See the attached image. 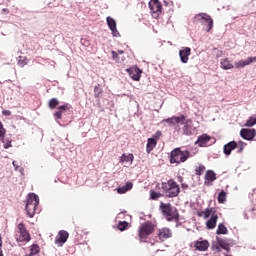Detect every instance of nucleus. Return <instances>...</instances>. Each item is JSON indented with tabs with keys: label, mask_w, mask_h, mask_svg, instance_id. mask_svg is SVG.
<instances>
[{
	"label": "nucleus",
	"mask_w": 256,
	"mask_h": 256,
	"mask_svg": "<svg viewBox=\"0 0 256 256\" xmlns=\"http://www.w3.org/2000/svg\"><path fill=\"white\" fill-rule=\"evenodd\" d=\"M2 115H4V117H11V110H3Z\"/></svg>",
	"instance_id": "obj_51"
},
{
	"label": "nucleus",
	"mask_w": 256,
	"mask_h": 256,
	"mask_svg": "<svg viewBox=\"0 0 256 256\" xmlns=\"http://www.w3.org/2000/svg\"><path fill=\"white\" fill-rule=\"evenodd\" d=\"M106 23L113 37H121V33H119V30H117V21L113 17H106Z\"/></svg>",
	"instance_id": "obj_15"
},
{
	"label": "nucleus",
	"mask_w": 256,
	"mask_h": 256,
	"mask_svg": "<svg viewBox=\"0 0 256 256\" xmlns=\"http://www.w3.org/2000/svg\"><path fill=\"white\" fill-rule=\"evenodd\" d=\"M208 209V211H210V215H211V217H213V215H217L216 213H217V210L215 209V208H207Z\"/></svg>",
	"instance_id": "obj_50"
},
{
	"label": "nucleus",
	"mask_w": 256,
	"mask_h": 256,
	"mask_svg": "<svg viewBox=\"0 0 256 256\" xmlns=\"http://www.w3.org/2000/svg\"><path fill=\"white\" fill-rule=\"evenodd\" d=\"M194 19H198V21H205V23H207L206 33H210L211 29H213V18L211 15L207 13H198L194 16Z\"/></svg>",
	"instance_id": "obj_13"
},
{
	"label": "nucleus",
	"mask_w": 256,
	"mask_h": 256,
	"mask_svg": "<svg viewBox=\"0 0 256 256\" xmlns=\"http://www.w3.org/2000/svg\"><path fill=\"white\" fill-rule=\"evenodd\" d=\"M197 217H204V211H197L196 212Z\"/></svg>",
	"instance_id": "obj_56"
},
{
	"label": "nucleus",
	"mask_w": 256,
	"mask_h": 256,
	"mask_svg": "<svg viewBox=\"0 0 256 256\" xmlns=\"http://www.w3.org/2000/svg\"><path fill=\"white\" fill-rule=\"evenodd\" d=\"M177 181H178V183H183V176H181V175H178L177 176Z\"/></svg>",
	"instance_id": "obj_55"
},
{
	"label": "nucleus",
	"mask_w": 256,
	"mask_h": 256,
	"mask_svg": "<svg viewBox=\"0 0 256 256\" xmlns=\"http://www.w3.org/2000/svg\"><path fill=\"white\" fill-rule=\"evenodd\" d=\"M238 144V150H237V153H243V150L245 149V147H247V143H245L244 141L242 140H239L237 142Z\"/></svg>",
	"instance_id": "obj_43"
},
{
	"label": "nucleus",
	"mask_w": 256,
	"mask_h": 256,
	"mask_svg": "<svg viewBox=\"0 0 256 256\" xmlns=\"http://www.w3.org/2000/svg\"><path fill=\"white\" fill-rule=\"evenodd\" d=\"M256 125V117L255 116H250L245 124H244V127H255Z\"/></svg>",
	"instance_id": "obj_39"
},
{
	"label": "nucleus",
	"mask_w": 256,
	"mask_h": 256,
	"mask_svg": "<svg viewBox=\"0 0 256 256\" xmlns=\"http://www.w3.org/2000/svg\"><path fill=\"white\" fill-rule=\"evenodd\" d=\"M161 189L163 190L164 193L169 194V181L167 182H162L161 183Z\"/></svg>",
	"instance_id": "obj_44"
},
{
	"label": "nucleus",
	"mask_w": 256,
	"mask_h": 256,
	"mask_svg": "<svg viewBox=\"0 0 256 256\" xmlns=\"http://www.w3.org/2000/svg\"><path fill=\"white\" fill-rule=\"evenodd\" d=\"M191 56V47H182L179 50V57L181 63H189V57Z\"/></svg>",
	"instance_id": "obj_19"
},
{
	"label": "nucleus",
	"mask_w": 256,
	"mask_h": 256,
	"mask_svg": "<svg viewBox=\"0 0 256 256\" xmlns=\"http://www.w3.org/2000/svg\"><path fill=\"white\" fill-rule=\"evenodd\" d=\"M135 159V156L133 155V153H123L120 158H119V162L120 163H133Z\"/></svg>",
	"instance_id": "obj_30"
},
{
	"label": "nucleus",
	"mask_w": 256,
	"mask_h": 256,
	"mask_svg": "<svg viewBox=\"0 0 256 256\" xmlns=\"http://www.w3.org/2000/svg\"><path fill=\"white\" fill-rule=\"evenodd\" d=\"M222 249L228 253H231V248L229 247L227 238L223 239L219 236H216V241L212 242L211 251H214V253H221Z\"/></svg>",
	"instance_id": "obj_5"
},
{
	"label": "nucleus",
	"mask_w": 256,
	"mask_h": 256,
	"mask_svg": "<svg viewBox=\"0 0 256 256\" xmlns=\"http://www.w3.org/2000/svg\"><path fill=\"white\" fill-rule=\"evenodd\" d=\"M27 64V57H19V60H18V65L19 67H23L24 65Z\"/></svg>",
	"instance_id": "obj_45"
},
{
	"label": "nucleus",
	"mask_w": 256,
	"mask_h": 256,
	"mask_svg": "<svg viewBox=\"0 0 256 256\" xmlns=\"http://www.w3.org/2000/svg\"><path fill=\"white\" fill-rule=\"evenodd\" d=\"M163 5L166 13H173V1L164 0Z\"/></svg>",
	"instance_id": "obj_35"
},
{
	"label": "nucleus",
	"mask_w": 256,
	"mask_h": 256,
	"mask_svg": "<svg viewBox=\"0 0 256 256\" xmlns=\"http://www.w3.org/2000/svg\"><path fill=\"white\" fill-rule=\"evenodd\" d=\"M0 256H5V254H3V248H0Z\"/></svg>",
	"instance_id": "obj_62"
},
{
	"label": "nucleus",
	"mask_w": 256,
	"mask_h": 256,
	"mask_svg": "<svg viewBox=\"0 0 256 256\" xmlns=\"http://www.w3.org/2000/svg\"><path fill=\"white\" fill-rule=\"evenodd\" d=\"M180 159H179V165H181V163H185V161H187V159H189V157H193V155H191V152L189 150H182L180 148Z\"/></svg>",
	"instance_id": "obj_31"
},
{
	"label": "nucleus",
	"mask_w": 256,
	"mask_h": 256,
	"mask_svg": "<svg viewBox=\"0 0 256 256\" xmlns=\"http://www.w3.org/2000/svg\"><path fill=\"white\" fill-rule=\"evenodd\" d=\"M156 189H161V184L160 183L156 184Z\"/></svg>",
	"instance_id": "obj_61"
},
{
	"label": "nucleus",
	"mask_w": 256,
	"mask_h": 256,
	"mask_svg": "<svg viewBox=\"0 0 256 256\" xmlns=\"http://www.w3.org/2000/svg\"><path fill=\"white\" fill-rule=\"evenodd\" d=\"M240 137L244 141H255L256 129L255 128H242L240 130Z\"/></svg>",
	"instance_id": "obj_14"
},
{
	"label": "nucleus",
	"mask_w": 256,
	"mask_h": 256,
	"mask_svg": "<svg viewBox=\"0 0 256 256\" xmlns=\"http://www.w3.org/2000/svg\"><path fill=\"white\" fill-rule=\"evenodd\" d=\"M251 63H256V56H250L246 60H240L235 63L236 69H243V67H247V65H251Z\"/></svg>",
	"instance_id": "obj_24"
},
{
	"label": "nucleus",
	"mask_w": 256,
	"mask_h": 256,
	"mask_svg": "<svg viewBox=\"0 0 256 256\" xmlns=\"http://www.w3.org/2000/svg\"><path fill=\"white\" fill-rule=\"evenodd\" d=\"M131 189H133V182L127 181L125 183V185L118 186L116 188V191H117L118 195H125V193H128V191H131Z\"/></svg>",
	"instance_id": "obj_25"
},
{
	"label": "nucleus",
	"mask_w": 256,
	"mask_h": 256,
	"mask_svg": "<svg viewBox=\"0 0 256 256\" xmlns=\"http://www.w3.org/2000/svg\"><path fill=\"white\" fill-rule=\"evenodd\" d=\"M12 165H13L15 171H18V173H20L21 175H25V168L19 166L17 164V161L13 160Z\"/></svg>",
	"instance_id": "obj_40"
},
{
	"label": "nucleus",
	"mask_w": 256,
	"mask_h": 256,
	"mask_svg": "<svg viewBox=\"0 0 256 256\" xmlns=\"http://www.w3.org/2000/svg\"><path fill=\"white\" fill-rule=\"evenodd\" d=\"M178 219H181V216L179 215V210H177V207H172L170 217H166V221L171 223L173 221H178Z\"/></svg>",
	"instance_id": "obj_28"
},
{
	"label": "nucleus",
	"mask_w": 256,
	"mask_h": 256,
	"mask_svg": "<svg viewBox=\"0 0 256 256\" xmlns=\"http://www.w3.org/2000/svg\"><path fill=\"white\" fill-rule=\"evenodd\" d=\"M211 217V211H209L207 208L204 210V219H209Z\"/></svg>",
	"instance_id": "obj_48"
},
{
	"label": "nucleus",
	"mask_w": 256,
	"mask_h": 256,
	"mask_svg": "<svg viewBox=\"0 0 256 256\" xmlns=\"http://www.w3.org/2000/svg\"><path fill=\"white\" fill-rule=\"evenodd\" d=\"M80 43H81V45H84L85 47H88V45H89L88 40L83 39V38L80 40Z\"/></svg>",
	"instance_id": "obj_52"
},
{
	"label": "nucleus",
	"mask_w": 256,
	"mask_h": 256,
	"mask_svg": "<svg viewBox=\"0 0 256 256\" xmlns=\"http://www.w3.org/2000/svg\"><path fill=\"white\" fill-rule=\"evenodd\" d=\"M181 219H178L177 221H175L176 223V227H181V225H183V222H180Z\"/></svg>",
	"instance_id": "obj_57"
},
{
	"label": "nucleus",
	"mask_w": 256,
	"mask_h": 256,
	"mask_svg": "<svg viewBox=\"0 0 256 256\" xmlns=\"http://www.w3.org/2000/svg\"><path fill=\"white\" fill-rule=\"evenodd\" d=\"M67 239H69V232H67V230H60L55 238V243L56 245L63 247V245L67 243Z\"/></svg>",
	"instance_id": "obj_17"
},
{
	"label": "nucleus",
	"mask_w": 256,
	"mask_h": 256,
	"mask_svg": "<svg viewBox=\"0 0 256 256\" xmlns=\"http://www.w3.org/2000/svg\"><path fill=\"white\" fill-rule=\"evenodd\" d=\"M226 240L228 241V247H233L234 245H237V240H233L232 238H226Z\"/></svg>",
	"instance_id": "obj_46"
},
{
	"label": "nucleus",
	"mask_w": 256,
	"mask_h": 256,
	"mask_svg": "<svg viewBox=\"0 0 256 256\" xmlns=\"http://www.w3.org/2000/svg\"><path fill=\"white\" fill-rule=\"evenodd\" d=\"M24 17H26L28 21L37 23V21L41 19V11H25Z\"/></svg>",
	"instance_id": "obj_21"
},
{
	"label": "nucleus",
	"mask_w": 256,
	"mask_h": 256,
	"mask_svg": "<svg viewBox=\"0 0 256 256\" xmlns=\"http://www.w3.org/2000/svg\"><path fill=\"white\" fill-rule=\"evenodd\" d=\"M219 219V216L213 215L206 221V229L209 231L215 229L217 227V221Z\"/></svg>",
	"instance_id": "obj_27"
},
{
	"label": "nucleus",
	"mask_w": 256,
	"mask_h": 256,
	"mask_svg": "<svg viewBox=\"0 0 256 256\" xmlns=\"http://www.w3.org/2000/svg\"><path fill=\"white\" fill-rule=\"evenodd\" d=\"M223 55H225L223 50H217L216 59H220V57H223Z\"/></svg>",
	"instance_id": "obj_49"
},
{
	"label": "nucleus",
	"mask_w": 256,
	"mask_h": 256,
	"mask_svg": "<svg viewBox=\"0 0 256 256\" xmlns=\"http://www.w3.org/2000/svg\"><path fill=\"white\" fill-rule=\"evenodd\" d=\"M39 203V195L33 192L28 193V196L26 198L25 211L30 219H33L35 217V213H37V207H39Z\"/></svg>",
	"instance_id": "obj_2"
},
{
	"label": "nucleus",
	"mask_w": 256,
	"mask_h": 256,
	"mask_svg": "<svg viewBox=\"0 0 256 256\" xmlns=\"http://www.w3.org/2000/svg\"><path fill=\"white\" fill-rule=\"evenodd\" d=\"M125 53V51H123V50H118V54L119 55H123Z\"/></svg>",
	"instance_id": "obj_60"
},
{
	"label": "nucleus",
	"mask_w": 256,
	"mask_h": 256,
	"mask_svg": "<svg viewBox=\"0 0 256 256\" xmlns=\"http://www.w3.org/2000/svg\"><path fill=\"white\" fill-rule=\"evenodd\" d=\"M117 229L118 231H127L129 229V222L127 221H119L118 224H117Z\"/></svg>",
	"instance_id": "obj_37"
},
{
	"label": "nucleus",
	"mask_w": 256,
	"mask_h": 256,
	"mask_svg": "<svg viewBox=\"0 0 256 256\" xmlns=\"http://www.w3.org/2000/svg\"><path fill=\"white\" fill-rule=\"evenodd\" d=\"M238 147L239 144L237 143V141L232 140L223 146V153L226 157H229L231 153H233V151H235V149H237Z\"/></svg>",
	"instance_id": "obj_18"
},
{
	"label": "nucleus",
	"mask_w": 256,
	"mask_h": 256,
	"mask_svg": "<svg viewBox=\"0 0 256 256\" xmlns=\"http://www.w3.org/2000/svg\"><path fill=\"white\" fill-rule=\"evenodd\" d=\"M126 73H128L132 81H141V75H143V69L139 68V66L137 65H134L130 68H127Z\"/></svg>",
	"instance_id": "obj_12"
},
{
	"label": "nucleus",
	"mask_w": 256,
	"mask_h": 256,
	"mask_svg": "<svg viewBox=\"0 0 256 256\" xmlns=\"http://www.w3.org/2000/svg\"><path fill=\"white\" fill-rule=\"evenodd\" d=\"M217 201H218V203H220V205H223V203H225L227 201V192H225V190H221L218 193Z\"/></svg>",
	"instance_id": "obj_34"
},
{
	"label": "nucleus",
	"mask_w": 256,
	"mask_h": 256,
	"mask_svg": "<svg viewBox=\"0 0 256 256\" xmlns=\"http://www.w3.org/2000/svg\"><path fill=\"white\" fill-rule=\"evenodd\" d=\"M248 211H252V217H254V218L256 217V209H255V207L249 209Z\"/></svg>",
	"instance_id": "obj_54"
},
{
	"label": "nucleus",
	"mask_w": 256,
	"mask_h": 256,
	"mask_svg": "<svg viewBox=\"0 0 256 256\" xmlns=\"http://www.w3.org/2000/svg\"><path fill=\"white\" fill-rule=\"evenodd\" d=\"M148 7L154 19H158L159 15L163 13V4L159 0H150L148 2Z\"/></svg>",
	"instance_id": "obj_6"
},
{
	"label": "nucleus",
	"mask_w": 256,
	"mask_h": 256,
	"mask_svg": "<svg viewBox=\"0 0 256 256\" xmlns=\"http://www.w3.org/2000/svg\"><path fill=\"white\" fill-rule=\"evenodd\" d=\"M203 173H205V165L200 164L198 167L195 168V175H198L199 177H201Z\"/></svg>",
	"instance_id": "obj_42"
},
{
	"label": "nucleus",
	"mask_w": 256,
	"mask_h": 256,
	"mask_svg": "<svg viewBox=\"0 0 256 256\" xmlns=\"http://www.w3.org/2000/svg\"><path fill=\"white\" fill-rule=\"evenodd\" d=\"M227 233H229L227 226H225L224 223H219L216 230V235H227Z\"/></svg>",
	"instance_id": "obj_33"
},
{
	"label": "nucleus",
	"mask_w": 256,
	"mask_h": 256,
	"mask_svg": "<svg viewBox=\"0 0 256 256\" xmlns=\"http://www.w3.org/2000/svg\"><path fill=\"white\" fill-rule=\"evenodd\" d=\"M30 213H33V205H30Z\"/></svg>",
	"instance_id": "obj_64"
},
{
	"label": "nucleus",
	"mask_w": 256,
	"mask_h": 256,
	"mask_svg": "<svg viewBox=\"0 0 256 256\" xmlns=\"http://www.w3.org/2000/svg\"><path fill=\"white\" fill-rule=\"evenodd\" d=\"M169 127H175V125H183L185 123V114H180L178 116H172L164 120Z\"/></svg>",
	"instance_id": "obj_16"
},
{
	"label": "nucleus",
	"mask_w": 256,
	"mask_h": 256,
	"mask_svg": "<svg viewBox=\"0 0 256 256\" xmlns=\"http://www.w3.org/2000/svg\"><path fill=\"white\" fill-rule=\"evenodd\" d=\"M211 142V145H215L217 143V139L215 137H212L208 134H202L198 136L197 140L195 141V145H198V147H207V143Z\"/></svg>",
	"instance_id": "obj_11"
},
{
	"label": "nucleus",
	"mask_w": 256,
	"mask_h": 256,
	"mask_svg": "<svg viewBox=\"0 0 256 256\" xmlns=\"http://www.w3.org/2000/svg\"><path fill=\"white\" fill-rule=\"evenodd\" d=\"M189 121L191 120H187V116H185V121L183 124L181 125H184L183 127V135H193V131H191V125H189Z\"/></svg>",
	"instance_id": "obj_32"
},
{
	"label": "nucleus",
	"mask_w": 256,
	"mask_h": 256,
	"mask_svg": "<svg viewBox=\"0 0 256 256\" xmlns=\"http://www.w3.org/2000/svg\"><path fill=\"white\" fill-rule=\"evenodd\" d=\"M194 247L196 251H202L205 252L207 249H209V241L208 240H197L194 244Z\"/></svg>",
	"instance_id": "obj_26"
},
{
	"label": "nucleus",
	"mask_w": 256,
	"mask_h": 256,
	"mask_svg": "<svg viewBox=\"0 0 256 256\" xmlns=\"http://www.w3.org/2000/svg\"><path fill=\"white\" fill-rule=\"evenodd\" d=\"M181 189H189V184H187V183H183L182 182V184H181Z\"/></svg>",
	"instance_id": "obj_53"
},
{
	"label": "nucleus",
	"mask_w": 256,
	"mask_h": 256,
	"mask_svg": "<svg viewBox=\"0 0 256 256\" xmlns=\"http://www.w3.org/2000/svg\"><path fill=\"white\" fill-rule=\"evenodd\" d=\"M164 194H162L161 192H157L155 190H150V199L151 201H157V199H159V197H163Z\"/></svg>",
	"instance_id": "obj_38"
},
{
	"label": "nucleus",
	"mask_w": 256,
	"mask_h": 256,
	"mask_svg": "<svg viewBox=\"0 0 256 256\" xmlns=\"http://www.w3.org/2000/svg\"><path fill=\"white\" fill-rule=\"evenodd\" d=\"M0 248H3V238L0 235Z\"/></svg>",
	"instance_id": "obj_59"
},
{
	"label": "nucleus",
	"mask_w": 256,
	"mask_h": 256,
	"mask_svg": "<svg viewBox=\"0 0 256 256\" xmlns=\"http://www.w3.org/2000/svg\"><path fill=\"white\" fill-rule=\"evenodd\" d=\"M2 13H5V15H8V13H9V9H7V8H3V9H2Z\"/></svg>",
	"instance_id": "obj_58"
},
{
	"label": "nucleus",
	"mask_w": 256,
	"mask_h": 256,
	"mask_svg": "<svg viewBox=\"0 0 256 256\" xmlns=\"http://www.w3.org/2000/svg\"><path fill=\"white\" fill-rule=\"evenodd\" d=\"M244 219H249V216L244 212Z\"/></svg>",
	"instance_id": "obj_63"
},
{
	"label": "nucleus",
	"mask_w": 256,
	"mask_h": 256,
	"mask_svg": "<svg viewBox=\"0 0 256 256\" xmlns=\"http://www.w3.org/2000/svg\"><path fill=\"white\" fill-rule=\"evenodd\" d=\"M168 188L170 191L168 192V194H166V197H168L169 199L179 197V193H181V187L179 186V184H177L175 180H173V178H170L168 180Z\"/></svg>",
	"instance_id": "obj_9"
},
{
	"label": "nucleus",
	"mask_w": 256,
	"mask_h": 256,
	"mask_svg": "<svg viewBox=\"0 0 256 256\" xmlns=\"http://www.w3.org/2000/svg\"><path fill=\"white\" fill-rule=\"evenodd\" d=\"M12 142L13 140L7 137V129L3 126V122L0 121V143H3L5 149H10V147H13Z\"/></svg>",
	"instance_id": "obj_10"
},
{
	"label": "nucleus",
	"mask_w": 256,
	"mask_h": 256,
	"mask_svg": "<svg viewBox=\"0 0 256 256\" xmlns=\"http://www.w3.org/2000/svg\"><path fill=\"white\" fill-rule=\"evenodd\" d=\"M60 103L59 99L51 98L48 101V107L51 111H53V109H57L54 112L53 117L60 127H65L73 121V106L69 103H64L62 105H60ZM59 120H62L64 123L61 124Z\"/></svg>",
	"instance_id": "obj_1"
},
{
	"label": "nucleus",
	"mask_w": 256,
	"mask_h": 256,
	"mask_svg": "<svg viewBox=\"0 0 256 256\" xmlns=\"http://www.w3.org/2000/svg\"><path fill=\"white\" fill-rule=\"evenodd\" d=\"M17 227L20 236L16 239V241L18 243H29V241H31V234L29 233V230H27V228L25 227V223L20 222Z\"/></svg>",
	"instance_id": "obj_7"
},
{
	"label": "nucleus",
	"mask_w": 256,
	"mask_h": 256,
	"mask_svg": "<svg viewBox=\"0 0 256 256\" xmlns=\"http://www.w3.org/2000/svg\"><path fill=\"white\" fill-rule=\"evenodd\" d=\"M30 255L35 256L38 255V253L41 251V248L39 247V244L34 243L29 247Z\"/></svg>",
	"instance_id": "obj_36"
},
{
	"label": "nucleus",
	"mask_w": 256,
	"mask_h": 256,
	"mask_svg": "<svg viewBox=\"0 0 256 256\" xmlns=\"http://www.w3.org/2000/svg\"><path fill=\"white\" fill-rule=\"evenodd\" d=\"M160 211L164 215L165 219H167V217H170L173 212V206L171 203L160 202Z\"/></svg>",
	"instance_id": "obj_23"
},
{
	"label": "nucleus",
	"mask_w": 256,
	"mask_h": 256,
	"mask_svg": "<svg viewBox=\"0 0 256 256\" xmlns=\"http://www.w3.org/2000/svg\"><path fill=\"white\" fill-rule=\"evenodd\" d=\"M220 67L224 71H229V70L235 68V66L233 64H231V62L229 61V58L221 59L220 60Z\"/></svg>",
	"instance_id": "obj_29"
},
{
	"label": "nucleus",
	"mask_w": 256,
	"mask_h": 256,
	"mask_svg": "<svg viewBox=\"0 0 256 256\" xmlns=\"http://www.w3.org/2000/svg\"><path fill=\"white\" fill-rule=\"evenodd\" d=\"M171 237H173V231H171L169 227H163L158 229L156 236L150 240H145L144 243H150V245L153 246L155 243H159V241H166V239H171Z\"/></svg>",
	"instance_id": "obj_4"
},
{
	"label": "nucleus",
	"mask_w": 256,
	"mask_h": 256,
	"mask_svg": "<svg viewBox=\"0 0 256 256\" xmlns=\"http://www.w3.org/2000/svg\"><path fill=\"white\" fill-rule=\"evenodd\" d=\"M204 179V185L210 187V185H213V181H217V174L213 170H207Z\"/></svg>",
	"instance_id": "obj_22"
},
{
	"label": "nucleus",
	"mask_w": 256,
	"mask_h": 256,
	"mask_svg": "<svg viewBox=\"0 0 256 256\" xmlns=\"http://www.w3.org/2000/svg\"><path fill=\"white\" fill-rule=\"evenodd\" d=\"M181 153V147H176L174 148L169 155V162L171 165H179V159H180V154Z\"/></svg>",
	"instance_id": "obj_20"
},
{
	"label": "nucleus",
	"mask_w": 256,
	"mask_h": 256,
	"mask_svg": "<svg viewBox=\"0 0 256 256\" xmlns=\"http://www.w3.org/2000/svg\"><path fill=\"white\" fill-rule=\"evenodd\" d=\"M101 93H103V88L101 87L100 84H97L94 87V97H95V99H99V96L101 95Z\"/></svg>",
	"instance_id": "obj_41"
},
{
	"label": "nucleus",
	"mask_w": 256,
	"mask_h": 256,
	"mask_svg": "<svg viewBox=\"0 0 256 256\" xmlns=\"http://www.w3.org/2000/svg\"><path fill=\"white\" fill-rule=\"evenodd\" d=\"M155 224L152 221H146L142 223L138 229V237L143 243L145 241H151L153 238H149V235H153L155 233Z\"/></svg>",
	"instance_id": "obj_3"
},
{
	"label": "nucleus",
	"mask_w": 256,
	"mask_h": 256,
	"mask_svg": "<svg viewBox=\"0 0 256 256\" xmlns=\"http://www.w3.org/2000/svg\"><path fill=\"white\" fill-rule=\"evenodd\" d=\"M161 135H163V132L161 130H157L152 137L147 139V144H146V153H151L153 149L157 147V141L161 139Z\"/></svg>",
	"instance_id": "obj_8"
},
{
	"label": "nucleus",
	"mask_w": 256,
	"mask_h": 256,
	"mask_svg": "<svg viewBox=\"0 0 256 256\" xmlns=\"http://www.w3.org/2000/svg\"><path fill=\"white\" fill-rule=\"evenodd\" d=\"M112 54V59L113 61H116V63L119 62V54L117 52H115L114 50L111 51Z\"/></svg>",
	"instance_id": "obj_47"
}]
</instances>
